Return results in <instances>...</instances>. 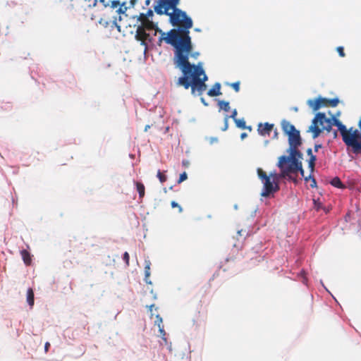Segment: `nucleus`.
I'll return each instance as SVG.
<instances>
[{"mask_svg": "<svg viewBox=\"0 0 361 361\" xmlns=\"http://www.w3.org/2000/svg\"><path fill=\"white\" fill-rule=\"evenodd\" d=\"M180 0H158L154 10L158 15L169 16L170 23L178 29H171L162 33L158 42L160 46L164 41L174 48L173 62L183 75L178 79L177 85L188 90L191 87L193 95H202L207 89L205 82L208 78L200 65L191 64L189 56L192 51L189 29L192 27V20L185 11L178 8Z\"/></svg>", "mask_w": 361, "mask_h": 361, "instance_id": "1", "label": "nucleus"}, {"mask_svg": "<svg viewBox=\"0 0 361 361\" xmlns=\"http://www.w3.org/2000/svg\"><path fill=\"white\" fill-rule=\"evenodd\" d=\"M333 126L338 128L343 142L346 145L351 147L354 152L358 153L361 151V132L353 128L347 130L345 126L334 116L328 118L324 113H317L309 127V131L312 133L313 138H316L322 130L329 133Z\"/></svg>", "mask_w": 361, "mask_h": 361, "instance_id": "2", "label": "nucleus"}, {"mask_svg": "<svg viewBox=\"0 0 361 361\" xmlns=\"http://www.w3.org/2000/svg\"><path fill=\"white\" fill-rule=\"evenodd\" d=\"M281 128L283 132L288 135V148L287 149V155H281L279 158H302V153L299 149L302 145V139L300 131L295 127L286 120H282Z\"/></svg>", "mask_w": 361, "mask_h": 361, "instance_id": "3", "label": "nucleus"}, {"mask_svg": "<svg viewBox=\"0 0 361 361\" xmlns=\"http://www.w3.org/2000/svg\"><path fill=\"white\" fill-rule=\"evenodd\" d=\"M277 166L285 176V178L296 182L298 173L304 176V170L300 159H279Z\"/></svg>", "mask_w": 361, "mask_h": 361, "instance_id": "4", "label": "nucleus"}, {"mask_svg": "<svg viewBox=\"0 0 361 361\" xmlns=\"http://www.w3.org/2000/svg\"><path fill=\"white\" fill-rule=\"evenodd\" d=\"M257 175L263 181V189L261 193L262 197H269L271 193H274L279 190L280 188L278 184H275L271 178L267 176V173L262 169H257Z\"/></svg>", "mask_w": 361, "mask_h": 361, "instance_id": "5", "label": "nucleus"}, {"mask_svg": "<svg viewBox=\"0 0 361 361\" xmlns=\"http://www.w3.org/2000/svg\"><path fill=\"white\" fill-rule=\"evenodd\" d=\"M339 103L338 98L326 99L319 97L315 99H309L307 102V105L314 111H316L322 107L325 106H336Z\"/></svg>", "mask_w": 361, "mask_h": 361, "instance_id": "6", "label": "nucleus"}, {"mask_svg": "<svg viewBox=\"0 0 361 361\" xmlns=\"http://www.w3.org/2000/svg\"><path fill=\"white\" fill-rule=\"evenodd\" d=\"M137 20L140 22V25H137V27H142V28H147V30H154V35H157V32L161 34L162 36V33L164 32L158 27V26L149 18L145 17L144 13H140L138 16Z\"/></svg>", "mask_w": 361, "mask_h": 361, "instance_id": "7", "label": "nucleus"}, {"mask_svg": "<svg viewBox=\"0 0 361 361\" xmlns=\"http://www.w3.org/2000/svg\"><path fill=\"white\" fill-rule=\"evenodd\" d=\"M147 28H142V27H137L135 31V39L140 42V44L145 47V50L147 49L148 42H151L152 38L149 34L146 32Z\"/></svg>", "mask_w": 361, "mask_h": 361, "instance_id": "8", "label": "nucleus"}, {"mask_svg": "<svg viewBox=\"0 0 361 361\" xmlns=\"http://www.w3.org/2000/svg\"><path fill=\"white\" fill-rule=\"evenodd\" d=\"M274 128V124L265 123L264 124L259 123L258 125L257 130L261 135H269Z\"/></svg>", "mask_w": 361, "mask_h": 361, "instance_id": "9", "label": "nucleus"}, {"mask_svg": "<svg viewBox=\"0 0 361 361\" xmlns=\"http://www.w3.org/2000/svg\"><path fill=\"white\" fill-rule=\"evenodd\" d=\"M207 94L209 97H216L221 94V84L219 82L215 83L212 88H211L208 92Z\"/></svg>", "mask_w": 361, "mask_h": 361, "instance_id": "10", "label": "nucleus"}, {"mask_svg": "<svg viewBox=\"0 0 361 361\" xmlns=\"http://www.w3.org/2000/svg\"><path fill=\"white\" fill-rule=\"evenodd\" d=\"M145 264V281L148 284H152V281L149 280L151 262L146 259Z\"/></svg>", "mask_w": 361, "mask_h": 361, "instance_id": "11", "label": "nucleus"}, {"mask_svg": "<svg viewBox=\"0 0 361 361\" xmlns=\"http://www.w3.org/2000/svg\"><path fill=\"white\" fill-rule=\"evenodd\" d=\"M271 179L273 180V182L275 183V184H278L279 185V182L281 179L285 178V176H283V173L280 171L279 173H277L276 172L271 173L269 176Z\"/></svg>", "mask_w": 361, "mask_h": 361, "instance_id": "12", "label": "nucleus"}, {"mask_svg": "<svg viewBox=\"0 0 361 361\" xmlns=\"http://www.w3.org/2000/svg\"><path fill=\"white\" fill-rule=\"evenodd\" d=\"M27 302L30 307H33L35 302L34 291L31 288H28L27 290Z\"/></svg>", "mask_w": 361, "mask_h": 361, "instance_id": "13", "label": "nucleus"}, {"mask_svg": "<svg viewBox=\"0 0 361 361\" xmlns=\"http://www.w3.org/2000/svg\"><path fill=\"white\" fill-rule=\"evenodd\" d=\"M330 183L335 188L344 189L345 188V185L341 182V179L338 177H334L331 181Z\"/></svg>", "mask_w": 361, "mask_h": 361, "instance_id": "14", "label": "nucleus"}, {"mask_svg": "<svg viewBox=\"0 0 361 361\" xmlns=\"http://www.w3.org/2000/svg\"><path fill=\"white\" fill-rule=\"evenodd\" d=\"M20 255H21V257L23 258L24 263L26 265H30L31 263L32 259H31L29 252L27 251L26 250H23L20 252Z\"/></svg>", "mask_w": 361, "mask_h": 361, "instance_id": "15", "label": "nucleus"}, {"mask_svg": "<svg viewBox=\"0 0 361 361\" xmlns=\"http://www.w3.org/2000/svg\"><path fill=\"white\" fill-rule=\"evenodd\" d=\"M218 106L220 110H224V111H228L230 110V104L228 102L224 100H219Z\"/></svg>", "mask_w": 361, "mask_h": 361, "instance_id": "16", "label": "nucleus"}, {"mask_svg": "<svg viewBox=\"0 0 361 361\" xmlns=\"http://www.w3.org/2000/svg\"><path fill=\"white\" fill-rule=\"evenodd\" d=\"M304 177V179H305V181L306 183H308L310 182V186L312 188H314L317 187V181L315 180V178L312 176V175H309L307 177H305V176H303Z\"/></svg>", "mask_w": 361, "mask_h": 361, "instance_id": "17", "label": "nucleus"}, {"mask_svg": "<svg viewBox=\"0 0 361 361\" xmlns=\"http://www.w3.org/2000/svg\"><path fill=\"white\" fill-rule=\"evenodd\" d=\"M135 185L140 198H142L145 196V185L140 182H136Z\"/></svg>", "mask_w": 361, "mask_h": 361, "instance_id": "18", "label": "nucleus"}, {"mask_svg": "<svg viewBox=\"0 0 361 361\" xmlns=\"http://www.w3.org/2000/svg\"><path fill=\"white\" fill-rule=\"evenodd\" d=\"M155 325L159 329H164L163 319L159 314L156 315V320L154 321Z\"/></svg>", "mask_w": 361, "mask_h": 361, "instance_id": "19", "label": "nucleus"}, {"mask_svg": "<svg viewBox=\"0 0 361 361\" xmlns=\"http://www.w3.org/2000/svg\"><path fill=\"white\" fill-rule=\"evenodd\" d=\"M155 325L159 329H164L163 319L159 314L156 315V320L154 321Z\"/></svg>", "mask_w": 361, "mask_h": 361, "instance_id": "20", "label": "nucleus"}, {"mask_svg": "<svg viewBox=\"0 0 361 361\" xmlns=\"http://www.w3.org/2000/svg\"><path fill=\"white\" fill-rule=\"evenodd\" d=\"M234 121L237 127L241 129H245L246 128V123L244 119H235Z\"/></svg>", "mask_w": 361, "mask_h": 361, "instance_id": "21", "label": "nucleus"}, {"mask_svg": "<svg viewBox=\"0 0 361 361\" xmlns=\"http://www.w3.org/2000/svg\"><path fill=\"white\" fill-rule=\"evenodd\" d=\"M157 178L161 183H164L166 180V176L160 170L157 172Z\"/></svg>", "mask_w": 361, "mask_h": 361, "instance_id": "22", "label": "nucleus"}, {"mask_svg": "<svg viewBox=\"0 0 361 361\" xmlns=\"http://www.w3.org/2000/svg\"><path fill=\"white\" fill-rule=\"evenodd\" d=\"M187 178H188V175H187L186 172H183V173H181L180 175L179 179L178 180L177 183L178 184H180L182 182H183L184 180H185Z\"/></svg>", "mask_w": 361, "mask_h": 361, "instance_id": "23", "label": "nucleus"}, {"mask_svg": "<svg viewBox=\"0 0 361 361\" xmlns=\"http://www.w3.org/2000/svg\"><path fill=\"white\" fill-rule=\"evenodd\" d=\"M231 86L233 88V90L238 92L240 91V82H235L231 84Z\"/></svg>", "mask_w": 361, "mask_h": 361, "instance_id": "24", "label": "nucleus"}, {"mask_svg": "<svg viewBox=\"0 0 361 361\" xmlns=\"http://www.w3.org/2000/svg\"><path fill=\"white\" fill-rule=\"evenodd\" d=\"M123 259L126 262V266L128 267L129 266V259H130V256H129L128 252H124Z\"/></svg>", "mask_w": 361, "mask_h": 361, "instance_id": "25", "label": "nucleus"}, {"mask_svg": "<svg viewBox=\"0 0 361 361\" xmlns=\"http://www.w3.org/2000/svg\"><path fill=\"white\" fill-rule=\"evenodd\" d=\"M315 161L316 159H309V168L310 169L311 172L313 171L314 165H315Z\"/></svg>", "mask_w": 361, "mask_h": 361, "instance_id": "26", "label": "nucleus"}, {"mask_svg": "<svg viewBox=\"0 0 361 361\" xmlns=\"http://www.w3.org/2000/svg\"><path fill=\"white\" fill-rule=\"evenodd\" d=\"M336 50L341 57H344L345 56L344 53V49L343 47H338Z\"/></svg>", "mask_w": 361, "mask_h": 361, "instance_id": "27", "label": "nucleus"}, {"mask_svg": "<svg viewBox=\"0 0 361 361\" xmlns=\"http://www.w3.org/2000/svg\"><path fill=\"white\" fill-rule=\"evenodd\" d=\"M171 204L173 208L177 207L178 208V212H182L183 209L177 202H176L175 201H172Z\"/></svg>", "mask_w": 361, "mask_h": 361, "instance_id": "28", "label": "nucleus"}, {"mask_svg": "<svg viewBox=\"0 0 361 361\" xmlns=\"http://www.w3.org/2000/svg\"><path fill=\"white\" fill-rule=\"evenodd\" d=\"M144 16L148 18H152L154 16L153 11L151 9H149L146 13H144Z\"/></svg>", "mask_w": 361, "mask_h": 361, "instance_id": "29", "label": "nucleus"}, {"mask_svg": "<svg viewBox=\"0 0 361 361\" xmlns=\"http://www.w3.org/2000/svg\"><path fill=\"white\" fill-rule=\"evenodd\" d=\"M159 333L161 334V336L162 339L166 341V331L164 330V329H159Z\"/></svg>", "mask_w": 361, "mask_h": 361, "instance_id": "30", "label": "nucleus"}, {"mask_svg": "<svg viewBox=\"0 0 361 361\" xmlns=\"http://www.w3.org/2000/svg\"><path fill=\"white\" fill-rule=\"evenodd\" d=\"M314 208L317 210L320 209V208L322 207V203L319 202V201L315 200H314Z\"/></svg>", "mask_w": 361, "mask_h": 361, "instance_id": "31", "label": "nucleus"}, {"mask_svg": "<svg viewBox=\"0 0 361 361\" xmlns=\"http://www.w3.org/2000/svg\"><path fill=\"white\" fill-rule=\"evenodd\" d=\"M120 5V2L118 1H112L111 3V7L112 8H115L116 7H118V6Z\"/></svg>", "mask_w": 361, "mask_h": 361, "instance_id": "32", "label": "nucleus"}, {"mask_svg": "<svg viewBox=\"0 0 361 361\" xmlns=\"http://www.w3.org/2000/svg\"><path fill=\"white\" fill-rule=\"evenodd\" d=\"M307 154L310 157V158H316V156L312 154V150L311 148H308L307 149Z\"/></svg>", "mask_w": 361, "mask_h": 361, "instance_id": "33", "label": "nucleus"}, {"mask_svg": "<svg viewBox=\"0 0 361 361\" xmlns=\"http://www.w3.org/2000/svg\"><path fill=\"white\" fill-rule=\"evenodd\" d=\"M123 4H122V5L121 6V7L117 10V13H125V11H126L127 8H126V7H125V8H123Z\"/></svg>", "mask_w": 361, "mask_h": 361, "instance_id": "34", "label": "nucleus"}, {"mask_svg": "<svg viewBox=\"0 0 361 361\" xmlns=\"http://www.w3.org/2000/svg\"><path fill=\"white\" fill-rule=\"evenodd\" d=\"M237 110L236 109H233V111H232V114L230 116L231 118H232L234 121L235 119H237L235 117L237 116Z\"/></svg>", "mask_w": 361, "mask_h": 361, "instance_id": "35", "label": "nucleus"}, {"mask_svg": "<svg viewBox=\"0 0 361 361\" xmlns=\"http://www.w3.org/2000/svg\"><path fill=\"white\" fill-rule=\"evenodd\" d=\"M50 347V343L49 342H47L44 345V351L45 353H47L49 350V348Z\"/></svg>", "mask_w": 361, "mask_h": 361, "instance_id": "36", "label": "nucleus"}, {"mask_svg": "<svg viewBox=\"0 0 361 361\" xmlns=\"http://www.w3.org/2000/svg\"><path fill=\"white\" fill-rule=\"evenodd\" d=\"M148 308H149V310L151 313V317L153 316V314H152V309L154 307V305H151L149 306H147Z\"/></svg>", "mask_w": 361, "mask_h": 361, "instance_id": "37", "label": "nucleus"}, {"mask_svg": "<svg viewBox=\"0 0 361 361\" xmlns=\"http://www.w3.org/2000/svg\"><path fill=\"white\" fill-rule=\"evenodd\" d=\"M100 3H102L104 7H107L109 4L105 0H99Z\"/></svg>", "mask_w": 361, "mask_h": 361, "instance_id": "38", "label": "nucleus"}, {"mask_svg": "<svg viewBox=\"0 0 361 361\" xmlns=\"http://www.w3.org/2000/svg\"><path fill=\"white\" fill-rule=\"evenodd\" d=\"M322 147V145H315L314 151L318 152L319 149H321Z\"/></svg>", "mask_w": 361, "mask_h": 361, "instance_id": "39", "label": "nucleus"}, {"mask_svg": "<svg viewBox=\"0 0 361 361\" xmlns=\"http://www.w3.org/2000/svg\"><path fill=\"white\" fill-rule=\"evenodd\" d=\"M97 1L98 0H94L92 4H90L89 6L90 7H94V6H96V5L97 4Z\"/></svg>", "mask_w": 361, "mask_h": 361, "instance_id": "40", "label": "nucleus"}, {"mask_svg": "<svg viewBox=\"0 0 361 361\" xmlns=\"http://www.w3.org/2000/svg\"><path fill=\"white\" fill-rule=\"evenodd\" d=\"M209 142L211 144L214 143V142H217V138L211 137Z\"/></svg>", "mask_w": 361, "mask_h": 361, "instance_id": "41", "label": "nucleus"}, {"mask_svg": "<svg viewBox=\"0 0 361 361\" xmlns=\"http://www.w3.org/2000/svg\"><path fill=\"white\" fill-rule=\"evenodd\" d=\"M189 164H190V163H189L188 161H183V165L185 166H188Z\"/></svg>", "mask_w": 361, "mask_h": 361, "instance_id": "42", "label": "nucleus"}, {"mask_svg": "<svg viewBox=\"0 0 361 361\" xmlns=\"http://www.w3.org/2000/svg\"><path fill=\"white\" fill-rule=\"evenodd\" d=\"M201 102L203 103V104L204 106H207L208 105L207 103L205 102L204 99L202 98V97L201 98Z\"/></svg>", "mask_w": 361, "mask_h": 361, "instance_id": "43", "label": "nucleus"}, {"mask_svg": "<svg viewBox=\"0 0 361 361\" xmlns=\"http://www.w3.org/2000/svg\"><path fill=\"white\" fill-rule=\"evenodd\" d=\"M274 138H277L278 137V132H277V130L276 129L275 131H274Z\"/></svg>", "mask_w": 361, "mask_h": 361, "instance_id": "44", "label": "nucleus"}, {"mask_svg": "<svg viewBox=\"0 0 361 361\" xmlns=\"http://www.w3.org/2000/svg\"><path fill=\"white\" fill-rule=\"evenodd\" d=\"M337 132L336 130L334 131V137H336Z\"/></svg>", "mask_w": 361, "mask_h": 361, "instance_id": "45", "label": "nucleus"}, {"mask_svg": "<svg viewBox=\"0 0 361 361\" xmlns=\"http://www.w3.org/2000/svg\"><path fill=\"white\" fill-rule=\"evenodd\" d=\"M246 135H246V133H242V135H241V137H242V138H244L245 137H246Z\"/></svg>", "mask_w": 361, "mask_h": 361, "instance_id": "46", "label": "nucleus"}, {"mask_svg": "<svg viewBox=\"0 0 361 361\" xmlns=\"http://www.w3.org/2000/svg\"><path fill=\"white\" fill-rule=\"evenodd\" d=\"M150 3V0H146L145 4L146 5H149Z\"/></svg>", "mask_w": 361, "mask_h": 361, "instance_id": "47", "label": "nucleus"}, {"mask_svg": "<svg viewBox=\"0 0 361 361\" xmlns=\"http://www.w3.org/2000/svg\"><path fill=\"white\" fill-rule=\"evenodd\" d=\"M149 126L147 125L145 126V130L147 131V129H149Z\"/></svg>", "mask_w": 361, "mask_h": 361, "instance_id": "48", "label": "nucleus"}, {"mask_svg": "<svg viewBox=\"0 0 361 361\" xmlns=\"http://www.w3.org/2000/svg\"><path fill=\"white\" fill-rule=\"evenodd\" d=\"M227 121H228V116H226V118H225L226 123H227Z\"/></svg>", "mask_w": 361, "mask_h": 361, "instance_id": "49", "label": "nucleus"}]
</instances>
